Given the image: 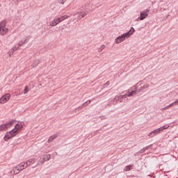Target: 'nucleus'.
Here are the masks:
<instances>
[{
  "instance_id": "obj_8",
  "label": "nucleus",
  "mask_w": 178,
  "mask_h": 178,
  "mask_svg": "<svg viewBox=\"0 0 178 178\" xmlns=\"http://www.w3.org/2000/svg\"><path fill=\"white\" fill-rule=\"evenodd\" d=\"M60 21L61 20L60 19V18L55 19L51 21V22H50L49 26L54 27V26H56V24H59V23H60Z\"/></svg>"
},
{
  "instance_id": "obj_13",
  "label": "nucleus",
  "mask_w": 178,
  "mask_h": 178,
  "mask_svg": "<svg viewBox=\"0 0 178 178\" xmlns=\"http://www.w3.org/2000/svg\"><path fill=\"white\" fill-rule=\"evenodd\" d=\"M58 137V135L55 134L49 137V140H47V143H52L53 140H55Z\"/></svg>"
},
{
  "instance_id": "obj_14",
  "label": "nucleus",
  "mask_w": 178,
  "mask_h": 178,
  "mask_svg": "<svg viewBox=\"0 0 178 178\" xmlns=\"http://www.w3.org/2000/svg\"><path fill=\"white\" fill-rule=\"evenodd\" d=\"M14 172L15 173V175L20 173V167H19V165L16 166L14 168Z\"/></svg>"
},
{
  "instance_id": "obj_26",
  "label": "nucleus",
  "mask_w": 178,
  "mask_h": 178,
  "mask_svg": "<svg viewBox=\"0 0 178 178\" xmlns=\"http://www.w3.org/2000/svg\"><path fill=\"white\" fill-rule=\"evenodd\" d=\"M59 3H62L63 5L66 2V0H58Z\"/></svg>"
},
{
  "instance_id": "obj_28",
  "label": "nucleus",
  "mask_w": 178,
  "mask_h": 178,
  "mask_svg": "<svg viewBox=\"0 0 178 178\" xmlns=\"http://www.w3.org/2000/svg\"><path fill=\"white\" fill-rule=\"evenodd\" d=\"M152 147V145H148L147 147H145V149L147 151V149H149V147Z\"/></svg>"
},
{
  "instance_id": "obj_11",
  "label": "nucleus",
  "mask_w": 178,
  "mask_h": 178,
  "mask_svg": "<svg viewBox=\"0 0 178 178\" xmlns=\"http://www.w3.org/2000/svg\"><path fill=\"white\" fill-rule=\"evenodd\" d=\"M18 49H19V47H16V46H15L11 49H10L8 51L9 56H12V55H13V54L15 53V51H18Z\"/></svg>"
},
{
  "instance_id": "obj_23",
  "label": "nucleus",
  "mask_w": 178,
  "mask_h": 178,
  "mask_svg": "<svg viewBox=\"0 0 178 178\" xmlns=\"http://www.w3.org/2000/svg\"><path fill=\"white\" fill-rule=\"evenodd\" d=\"M29 86H26L24 90V94H27V92H29Z\"/></svg>"
},
{
  "instance_id": "obj_22",
  "label": "nucleus",
  "mask_w": 178,
  "mask_h": 178,
  "mask_svg": "<svg viewBox=\"0 0 178 178\" xmlns=\"http://www.w3.org/2000/svg\"><path fill=\"white\" fill-rule=\"evenodd\" d=\"M105 49V45L102 44L100 48L98 49V52H102V50Z\"/></svg>"
},
{
  "instance_id": "obj_33",
  "label": "nucleus",
  "mask_w": 178,
  "mask_h": 178,
  "mask_svg": "<svg viewBox=\"0 0 178 178\" xmlns=\"http://www.w3.org/2000/svg\"><path fill=\"white\" fill-rule=\"evenodd\" d=\"M169 108V106H165V109H168Z\"/></svg>"
},
{
  "instance_id": "obj_19",
  "label": "nucleus",
  "mask_w": 178,
  "mask_h": 178,
  "mask_svg": "<svg viewBox=\"0 0 178 178\" xmlns=\"http://www.w3.org/2000/svg\"><path fill=\"white\" fill-rule=\"evenodd\" d=\"M89 104H91V100H88L87 102L83 103L82 104V108H84V107L87 106L88 105H89Z\"/></svg>"
},
{
  "instance_id": "obj_2",
  "label": "nucleus",
  "mask_w": 178,
  "mask_h": 178,
  "mask_svg": "<svg viewBox=\"0 0 178 178\" xmlns=\"http://www.w3.org/2000/svg\"><path fill=\"white\" fill-rule=\"evenodd\" d=\"M22 129H23V124H17L15 126L14 129L9 132H6L4 136V141H8V140H10V138H13V137L17 134V131L22 130Z\"/></svg>"
},
{
  "instance_id": "obj_29",
  "label": "nucleus",
  "mask_w": 178,
  "mask_h": 178,
  "mask_svg": "<svg viewBox=\"0 0 178 178\" xmlns=\"http://www.w3.org/2000/svg\"><path fill=\"white\" fill-rule=\"evenodd\" d=\"M145 151H146V150H145V148L144 147L143 149H140L139 152H140V154H143V152Z\"/></svg>"
},
{
  "instance_id": "obj_30",
  "label": "nucleus",
  "mask_w": 178,
  "mask_h": 178,
  "mask_svg": "<svg viewBox=\"0 0 178 178\" xmlns=\"http://www.w3.org/2000/svg\"><path fill=\"white\" fill-rule=\"evenodd\" d=\"M22 44H27V40L25 39L24 42L22 41Z\"/></svg>"
},
{
  "instance_id": "obj_18",
  "label": "nucleus",
  "mask_w": 178,
  "mask_h": 178,
  "mask_svg": "<svg viewBox=\"0 0 178 178\" xmlns=\"http://www.w3.org/2000/svg\"><path fill=\"white\" fill-rule=\"evenodd\" d=\"M0 27H6V20H3L0 22Z\"/></svg>"
},
{
  "instance_id": "obj_9",
  "label": "nucleus",
  "mask_w": 178,
  "mask_h": 178,
  "mask_svg": "<svg viewBox=\"0 0 178 178\" xmlns=\"http://www.w3.org/2000/svg\"><path fill=\"white\" fill-rule=\"evenodd\" d=\"M20 170H23L24 169H26V168H28L30 166V163H27L26 162L20 163L19 165Z\"/></svg>"
},
{
  "instance_id": "obj_31",
  "label": "nucleus",
  "mask_w": 178,
  "mask_h": 178,
  "mask_svg": "<svg viewBox=\"0 0 178 178\" xmlns=\"http://www.w3.org/2000/svg\"><path fill=\"white\" fill-rule=\"evenodd\" d=\"M173 105H175V103H171L170 105H168V106H173Z\"/></svg>"
},
{
  "instance_id": "obj_16",
  "label": "nucleus",
  "mask_w": 178,
  "mask_h": 178,
  "mask_svg": "<svg viewBox=\"0 0 178 178\" xmlns=\"http://www.w3.org/2000/svg\"><path fill=\"white\" fill-rule=\"evenodd\" d=\"M43 159L44 160V162H47V161H49V159H51V154H47L44 156Z\"/></svg>"
},
{
  "instance_id": "obj_27",
  "label": "nucleus",
  "mask_w": 178,
  "mask_h": 178,
  "mask_svg": "<svg viewBox=\"0 0 178 178\" xmlns=\"http://www.w3.org/2000/svg\"><path fill=\"white\" fill-rule=\"evenodd\" d=\"M22 42H23V41H20L18 42V48H19V47H22L24 44Z\"/></svg>"
},
{
  "instance_id": "obj_32",
  "label": "nucleus",
  "mask_w": 178,
  "mask_h": 178,
  "mask_svg": "<svg viewBox=\"0 0 178 178\" xmlns=\"http://www.w3.org/2000/svg\"><path fill=\"white\" fill-rule=\"evenodd\" d=\"M177 103H178V99L175 102H174V104L176 105V104Z\"/></svg>"
},
{
  "instance_id": "obj_25",
  "label": "nucleus",
  "mask_w": 178,
  "mask_h": 178,
  "mask_svg": "<svg viewBox=\"0 0 178 178\" xmlns=\"http://www.w3.org/2000/svg\"><path fill=\"white\" fill-rule=\"evenodd\" d=\"M109 84H111V82H109V81H108L106 83H104V84L103 85L104 88H105V86H109Z\"/></svg>"
},
{
  "instance_id": "obj_24",
  "label": "nucleus",
  "mask_w": 178,
  "mask_h": 178,
  "mask_svg": "<svg viewBox=\"0 0 178 178\" xmlns=\"http://www.w3.org/2000/svg\"><path fill=\"white\" fill-rule=\"evenodd\" d=\"M77 15H82V17H85V16H86L87 15V13H81V12H79L78 13H77Z\"/></svg>"
},
{
  "instance_id": "obj_12",
  "label": "nucleus",
  "mask_w": 178,
  "mask_h": 178,
  "mask_svg": "<svg viewBox=\"0 0 178 178\" xmlns=\"http://www.w3.org/2000/svg\"><path fill=\"white\" fill-rule=\"evenodd\" d=\"M134 167V165L130 164L129 165H127V166L124 168V170L125 172H129V170H131V169H133Z\"/></svg>"
},
{
  "instance_id": "obj_34",
  "label": "nucleus",
  "mask_w": 178,
  "mask_h": 178,
  "mask_svg": "<svg viewBox=\"0 0 178 178\" xmlns=\"http://www.w3.org/2000/svg\"><path fill=\"white\" fill-rule=\"evenodd\" d=\"M2 6V4L0 3V7Z\"/></svg>"
},
{
  "instance_id": "obj_7",
  "label": "nucleus",
  "mask_w": 178,
  "mask_h": 178,
  "mask_svg": "<svg viewBox=\"0 0 178 178\" xmlns=\"http://www.w3.org/2000/svg\"><path fill=\"white\" fill-rule=\"evenodd\" d=\"M148 13H149V10H148V9H146V10H143V12H141L140 20H144V19H145V17H147Z\"/></svg>"
},
{
  "instance_id": "obj_1",
  "label": "nucleus",
  "mask_w": 178,
  "mask_h": 178,
  "mask_svg": "<svg viewBox=\"0 0 178 178\" xmlns=\"http://www.w3.org/2000/svg\"><path fill=\"white\" fill-rule=\"evenodd\" d=\"M149 87V84H145L143 86H140L139 89H137L135 88L134 90H132L131 92H127L126 95H120L118 97H115V101H120V102H122V99H126L127 97H133V95H136L137 94H139V92H141L143 89L148 88Z\"/></svg>"
},
{
  "instance_id": "obj_4",
  "label": "nucleus",
  "mask_w": 178,
  "mask_h": 178,
  "mask_svg": "<svg viewBox=\"0 0 178 178\" xmlns=\"http://www.w3.org/2000/svg\"><path fill=\"white\" fill-rule=\"evenodd\" d=\"M166 129H169V125H164L161 127L160 128L151 131L148 136L150 137V138H152V137H155V136L161 134V131H163V130H166Z\"/></svg>"
},
{
  "instance_id": "obj_20",
  "label": "nucleus",
  "mask_w": 178,
  "mask_h": 178,
  "mask_svg": "<svg viewBox=\"0 0 178 178\" xmlns=\"http://www.w3.org/2000/svg\"><path fill=\"white\" fill-rule=\"evenodd\" d=\"M67 17H69V16L63 15V16H61L60 17H58V19H60V20H61L60 22H63V20H65V19H67Z\"/></svg>"
},
{
  "instance_id": "obj_17",
  "label": "nucleus",
  "mask_w": 178,
  "mask_h": 178,
  "mask_svg": "<svg viewBox=\"0 0 178 178\" xmlns=\"http://www.w3.org/2000/svg\"><path fill=\"white\" fill-rule=\"evenodd\" d=\"M34 162H35V159H30L26 163H30V165H31V163H34Z\"/></svg>"
},
{
  "instance_id": "obj_6",
  "label": "nucleus",
  "mask_w": 178,
  "mask_h": 178,
  "mask_svg": "<svg viewBox=\"0 0 178 178\" xmlns=\"http://www.w3.org/2000/svg\"><path fill=\"white\" fill-rule=\"evenodd\" d=\"M12 124H13V121H10L8 123L0 125V131H3V130L6 129H9V127H11Z\"/></svg>"
},
{
  "instance_id": "obj_10",
  "label": "nucleus",
  "mask_w": 178,
  "mask_h": 178,
  "mask_svg": "<svg viewBox=\"0 0 178 178\" xmlns=\"http://www.w3.org/2000/svg\"><path fill=\"white\" fill-rule=\"evenodd\" d=\"M8 29L6 27H0V35H5L8 33Z\"/></svg>"
},
{
  "instance_id": "obj_5",
  "label": "nucleus",
  "mask_w": 178,
  "mask_h": 178,
  "mask_svg": "<svg viewBox=\"0 0 178 178\" xmlns=\"http://www.w3.org/2000/svg\"><path fill=\"white\" fill-rule=\"evenodd\" d=\"M10 93H7L2 96L0 99V104H6V102H8L10 99Z\"/></svg>"
},
{
  "instance_id": "obj_3",
  "label": "nucleus",
  "mask_w": 178,
  "mask_h": 178,
  "mask_svg": "<svg viewBox=\"0 0 178 178\" xmlns=\"http://www.w3.org/2000/svg\"><path fill=\"white\" fill-rule=\"evenodd\" d=\"M134 33V28L131 27L129 31L122 34L121 36H118L115 39V42H117V44H120V42H122V41H124L126 38H129L130 35H132Z\"/></svg>"
},
{
  "instance_id": "obj_21",
  "label": "nucleus",
  "mask_w": 178,
  "mask_h": 178,
  "mask_svg": "<svg viewBox=\"0 0 178 178\" xmlns=\"http://www.w3.org/2000/svg\"><path fill=\"white\" fill-rule=\"evenodd\" d=\"M40 163H42L43 165V163H45V160L44 159H40L38 161V165H40Z\"/></svg>"
},
{
  "instance_id": "obj_15",
  "label": "nucleus",
  "mask_w": 178,
  "mask_h": 178,
  "mask_svg": "<svg viewBox=\"0 0 178 178\" xmlns=\"http://www.w3.org/2000/svg\"><path fill=\"white\" fill-rule=\"evenodd\" d=\"M40 65V60H35L34 62H33V65H32V67H37V65Z\"/></svg>"
}]
</instances>
